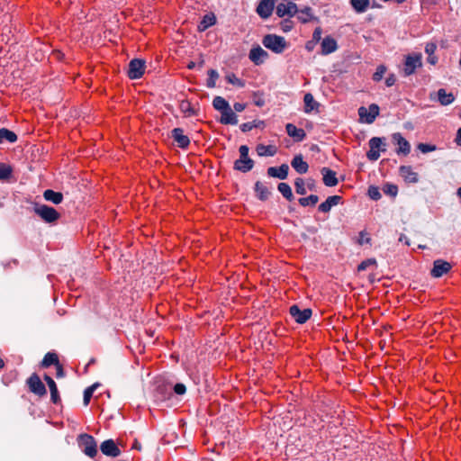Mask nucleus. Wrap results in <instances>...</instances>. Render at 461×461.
I'll list each match as a JSON object with an SVG mask.
<instances>
[{
	"mask_svg": "<svg viewBox=\"0 0 461 461\" xmlns=\"http://www.w3.org/2000/svg\"><path fill=\"white\" fill-rule=\"evenodd\" d=\"M212 107L221 113L216 120L221 124H230V105L229 102L221 96H215L212 100Z\"/></svg>",
	"mask_w": 461,
	"mask_h": 461,
	"instance_id": "1",
	"label": "nucleus"
},
{
	"mask_svg": "<svg viewBox=\"0 0 461 461\" xmlns=\"http://www.w3.org/2000/svg\"><path fill=\"white\" fill-rule=\"evenodd\" d=\"M263 45L276 54H280L287 48V42L284 37L276 34H267L262 40Z\"/></svg>",
	"mask_w": 461,
	"mask_h": 461,
	"instance_id": "2",
	"label": "nucleus"
},
{
	"mask_svg": "<svg viewBox=\"0 0 461 461\" xmlns=\"http://www.w3.org/2000/svg\"><path fill=\"white\" fill-rule=\"evenodd\" d=\"M34 212L47 223H53L60 217V214L55 208L46 204L36 203L34 206Z\"/></svg>",
	"mask_w": 461,
	"mask_h": 461,
	"instance_id": "3",
	"label": "nucleus"
},
{
	"mask_svg": "<svg viewBox=\"0 0 461 461\" xmlns=\"http://www.w3.org/2000/svg\"><path fill=\"white\" fill-rule=\"evenodd\" d=\"M422 66V55L420 53H411L406 55L403 63V75L409 77L415 73V70Z\"/></svg>",
	"mask_w": 461,
	"mask_h": 461,
	"instance_id": "4",
	"label": "nucleus"
},
{
	"mask_svg": "<svg viewBox=\"0 0 461 461\" xmlns=\"http://www.w3.org/2000/svg\"><path fill=\"white\" fill-rule=\"evenodd\" d=\"M78 445L82 451L89 457H94L97 454V444L93 436L89 434H80L77 438Z\"/></svg>",
	"mask_w": 461,
	"mask_h": 461,
	"instance_id": "5",
	"label": "nucleus"
},
{
	"mask_svg": "<svg viewBox=\"0 0 461 461\" xmlns=\"http://www.w3.org/2000/svg\"><path fill=\"white\" fill-rule=\"evenodd\" d=\"M235 168L241 172H248L252 169L254 161L249 157V148L242 145L240 148V158L235 161Z\"/></svg>",
	"mask_w": 461,
	"mask_h": 461,
	"instance_id": "6",
	"label": "nucleus"
},
{
	"mask_svg": "<svg viewBox=\"0 0 461 461\" xmlns=\"http://www.w3.org/2000/svg\"><path fill=\"white\" fill-rule=\"evenodd\" d=\"M358 115L361 122L371 124L379 115V106L375 104H370L368 108L361 106L358 108Z\"/></svg>",
	"mask_w": 461,
	"mask_h": 461,
	"instance_id": "7",
	"label": "nucleus"
},
{
	"mask_svg": "<svg viewBox=\"0 0 461 461\" xmlns=\"http://www.w3.org/2000/svg\"><path fill=\"white\" fill-rule=\"evenodd\" d=\"M369 148L366 156L370 160H377L380 157L379 151L385 150V143L384 140L379 137H374L369 140Z\"/></svg>",
	"mask_w": 461,
	"mask_h": 461,
	"instance_id": "8",
	"label": "nucleus"
},
{
	"mask_svg": "<svg viewBox=\"0 0 461 461\" xmlns=\"http://www.w3.org/2000/svg\"><path fill=\"white\" fill-rule=\"evenodd\" d=\"M145 70V61L140 59H133L129 63L128 77L131 79H139Z\"/></svg>",
	"mask_w": 461,
	"mask_h": 461,
	"instance_id": "9",
	"label": "nucleus"
},
{
	"mask_svg": "<svg viewBox=\"0 0 461 461\" xmlns=\"http://www.w3.org/2000/svg\"><path fill=\"white\" fill-rule=\"evenodd\" d=\"M171 390H173L174 393L177 395H183L186 392V387L182 383H177L173 387H167V386L159 385L157 388L158 399L165 400L167 395L172 394Z\"/></svg>",
	"mask_w": 461,
	"mask_h": 461,
	"instance_id": "10",
	"label": "nucleus"
},
{
	"mask_svg": "<svg viewBox=\"0 0 461 461\" xmlns=\"http://www.w3.org/2000/svg\"><path fill=\"white\" fill-rule=\"evenodd\" d=\"M27 384L33 393L39 396H43L47 393L45 385L41 381L36 374H32L27 380Z\"/></svg>",
	"mask_w": 461,
	"mask_h": 461,
	"instance_id": "11",
	"label": "nucleus"
},
{
	"mask_svg": "<svg viewBox=\"0 0 461 461\" xmlns=\"http://www.w3.org/2000/svg\"><path fill=\"white\" fill-rule=\"evenodd\" d=\"M100 450L104 456L110 457H117L122 454L113 439L103 441L100 445Z\"/></svg>",
	"mask_w": 461,
	"mask_h": 461,
	"instance_id": "12",
	"label": "nucleus"
},
{
	"mask_svg": "<svg viewBox=\"0 0 461 461\" xmlns=\"http://www.w3.org/2000/svg\"><path fill=\"white\" fill-rule=\"evenodd\" d=\"M290 314L298 323L306 322L312 316V310L307 308L301 310L297 305L290 307Z\"/></svg>",
	"mask_w": 461,
	"mask_h": 461,
	"instance_id": "13",
	"label": "nucleus"
},
{
	"mask_svg": "<svg viewBox=\"0 0 461 461\" xmlns=\"http://www.w3.org/2000/svg\"><path fill=\"white\" fill-rule=\"evenodd\" d=\"M276 13L279 17H284L285 15L292 17L298 13V8L296 4L293 2H288L285 4L280 3L276 6Z\"/></svg>",
	"mask_w": 461,
	"mask_h": 461,
	"instance_id": "14",
	"label": "nucleus"
},
{
	"mask_svg": "<svg viewBox=\"0 0 461 461\" xmlns=\"http://www.w3.org/2000/svg\"><path fill=\"white\" fill-rule=\"evenodd\" d=\"M451 269V265L449 262L438 259L433 263V268L431 269V276L433 277L438 278L443 275L447 274Z\"/></svg>",
	"mask_w": 461,
	"mask_h": 461,
	"instance_id": "15",
	"label": "nucleus"
},
{
	"mask_svg": "<svg viewBox=\"0 0 461 461\" xmlns=\"http://www.w3.org/2000/svg\"><path fill=\"white\" fill-rule=\"evenodd\" d=\"M267 58L268 53L260 46L254 47L249 51V59L256 65L263 64Z\"/></svg>",
	"mask_w": 461,
	"mask_h": 461,
	"instance_id": "16",
	"label": "nucleus"
},
{
	"mask_svg": "<svg viewBox=\"0 0 461 461\" xmlns=\"http://www.w3.org/2000/svg\"><path fill=\"white\" fill-rule=\"evenodd\" d=\"M171 137L181 149L187 148L190 143L189 138L184 134V131L181 128L173 129L171 131Z\"/></svg>",
	"mask_w": 461,
	"mask_h": 461,
	"instance_id": "17",
	"label": "nucleus"
},
{
	"mask_svg": "<svg viewBox=\"0 0 461 461\" xmlns=\"http://www.w3.org/2000/svg\"><path fill=\"white\" fill-rule=\"evenodd\" d=\"M392 138L393 142L398 145V149L396 150L398 154H403L406 156L410 153L411 145L408 140L402 136L401 133H394L393 134Z\"/></svg>",
	"mask_w": 461,
	"mask_h": 461,
	"instance_id": "18",
	"label": "nucleus"
},
{
	"mask_svg": "<svg viewBox=\"0 0 461 461\" xmlns=\"http://www.w3.org/2000/svg\"><path fill=\"white\" fill-rule=\"evenodd\" d=\"M274 0H261L257 7V13L263 18H268L274 10Z\"/></svg>",
	"mask_w": 461,
	"mask_h": 461,
	"instance_id": "19",
	"label": "nucleus"
},
{
	"mask_svg": "<svg viewBox=\"0 0 461 461\" xmlns=\"http://www.w3.org/2000/svg\"><path fill=\"white\" fill-rule=\"evenodd\" d=\"M400 176L404 179L405 182L410 184H415L419 182V175L413 171L410 166H402L399 168Z\"/></svg>",
	"mask_w": 461,
	"mask_h": 461,
	"instance_id": "20",
	"label": "nucleus"
},
{
	"mask_svg": "<svg viewBox=\"0 0 461 461\" xmlns=\"http://www.w3.org/2000/svg\"><path fill=\"white\" fill-rule=\"evenodd\" d=\"M322 180L326 186H335L338 184L336 172L329 167H322L321 170Z\"/></svg>",
	"mask_w": 461,
	"mask_h": 461,
	"instance_id": "21",
	"label": "nucleus"
},
{
	"mask_svg": "<svg viewBox=\"0 0 461 461\" xmlns=\"http://www.w3.org/2000/svg\"><path fill=\"white\" fill-rule=\"evenodd\" d=\"M289 167L286 164L281 165L277 167H268L267 175L271 177H276L279 179H285L288 175Z\"/></svg>",
	"mask_w": 461,
	"mask_h": 461,
	"instance_id": "22",
	"label": "nucleus"
},
{
	"mask_svg": "<svg viewBox=\"0 0 461 461\" xmlns=\"http://www.w3.org/2000/svg\"><path fill=\"white\" fill-rule=\"evenodd\" d=\"M338 49L337 41L328 36L325 37L321 41V54L328 55L334 52Z\"/></svg>",
	"mask_w": 461,
	"mask_h": 461,
	"instance_id": "23",
	"label": "nucleus"
},
{
	"mask_svg": "<svg viewBox=\"0 0 461 461\" xmlns=\"http://www.w3.org/2000/svg\"><path fill=\"white\" fill-rule=\"evenodd\" d=\"M256 150L260 157H272L277 152V147L274 144H258Z\"/></svg>",
	"mask_w": 461,
	"mask_h": 461,
	"instance_id": "24",
	"label": "nucleus"
},
{
	"mask_svg": "<svg viewBox=\"0 0 461 461\" xmlns=\"http://www.w3.org/2000/svg\"><path fill=\"white\" fill-rule=\"evenodd\" d=\"M291 165L299 174H305L309 168L307 162L303 160L302 155H296L293 158Z\"/></svg>",
	"mask_w": 461,
	"mask_h": 461,
	"instance_id": "25",
	"label": "nucleus"
},
{
	"mask_svg": "<svg viewBox=\"0 0 461 461\" xmlns=\"http://www.w3.org/2000/svg\"><path fill=\"white\" fill-rule=\"evenodd\" d=\"M44 379H45V381L50 388V391L51 402L53 403L57 404L60 401L57 384H56L55 381L49 375H45Z\"/></svg>",
	"mask_w": 461,
	"mask_h": 461,
	"instance_id": "26",
	"label": "nucleus"
},
{
	"mask_svg": "<svg viewBox=\"0 0 461 461\" xmlns=\"http://www.w3.org/2000/svg\"><path fill=\"white\" fill-rule=\"evenodd\" d=\"M43 198L54 204H59L63 201V194L60 192L47 189L43 192Z\"/></svg>",
	"mask_w": 461,
	"mask_h": 461,
	"instance_id": "27",
	"label": "nucleus"
},
{
	"mask_svg": "<svg viewBox=\"0 0 461 461\" xmlns=\"http://www.w3.org/2000/svg\"><path fill=\"white\" fill-rule=\"evenodd\" d=\"M285 129L287 134L297 141L303 140L305 137L304 131L303 129L297 128L292 123L286 124Z\"/></svg>",
	"mask_w": 461,
	"mask_h": 461,
	"instance_id": "28",
	"label": "nucleus"
},
{
	"mask_svg": "<svg viewBox=\"0 0 461 461\" xmlns=\"http://www.w3.org/2000/svg\"><path fill=\"white\" fill-rule=\"evenodd\" d=\"M341 197L339 195L329 196L327 200L319 205V210L322 212H328L332 206L339 204Z\"/></svg>",
	"mask_w": 461,
	"mask_h": 461,
	"instance_id": "29",
	"label": "nucleus"
},
{
	"mask_svg": "<svg viewBox=\"0 0 461 461\" xmlns=\"http://www.w3.org/2000/svg\"><path fill=\"white\" fill-rule=\"evenodd\" d=\"M216 22L215 15L212 13L205 14L198 24V31L204 32Z\"/></svg>",
	"mask_w": 461,
	"mask_h": 461,
	"instance_id": "30",
	"label": "nucleus"
},
{
	"mask_svg": "<svg viewBox=\"0 0 461 461\" xmlns=\"http://www.w3.org/2000/svg\"><path fill=\"white\" fill-rule=\"evenodd\" d=\"M437 96H438V102L442 105H448V104H452L454 102V100H455V97H454L453 94L452 93H447V91L444 88H440L437 92Z\"/></svg>",
	"mask_w": 461,
	"mask_h": 461,
	"instance_id": "31",
	"label": "nucleus"
},
{
	"mask_svg": "<svg viewBox=\"0 0 461 461\" xmlns=\"http://www.w3.org/2000/svg\"><path fill=\"white\" fill-rule=\"evenodd\" d=\"M303 102H304V112L307 113L317 109L319 106V104L314 100L313 95L310 93L305 94Z\"/></svg>",
	"mask_w": 461,
	"mask_h": 461,
	"instance_id": "32",
	"label": "nucleus"
},
{
	"mask_svg": "<svg viewBox=\"0 0 461 461\" xmlns=\"http://www.w3.org/2000/svg\"><path fill=\"white\" fill-rule=\"evenodd\" d=\"M5 140L10 142V143H14L17 140V135L6 129V128H1L0 129V144L3 143Z\"/></svg>",
	"mask_w": 461,
	"mask_h": 461,
	"instance_id": "33",
	"label": "nucleus"
},
{
	"mask_svg": "<svg viewBox=\"0 0 461 461\" xmlns=\"http://www.w3.org/2000/svg\"><path fill=\"white\" fill-rule=\"evenodd\" d=\"M59 358H58V356L55 354V353H51V352H48L42 361H41V366L43 367H49L51 365H59Z\"/></svg>",
	"mask_w": 461,
	"mask_h": 461,
	"instance_id": "34",
	"label": "nucleus"
},
{
	"mask_svg": "<svg viewBox=\"0 0 461 461\" xmlns=\"http://www.w3.org/2000/svg\"><path fill=\"white\" fill-rule=\"evenodd\" d=\"M255 189L260 200H267L268 198L270 192L262 183L257 182Z\"/></svg>",
	"mask_w": 461,
	"mask_h": 461,
	"instance_id": "35",
	"label": "nucleus"
},
{
	"mask_svg": "<svg viewBox=\"0 0 461 461\" xmlns=\"http://www.w3.org/2000/svg\"><path fill=\"white\" fill-rule=\"evenodd\" d=\"M351 5L357 13H364L369 6V0H351Z\"/></svg>",
	"mask_w": 461,
	"mask_h": 461,
	"instance_id": "36",
	"label": "nucleus"
},
{
	"mask_svg": "<svg viewBox=\"0 0 461 461\" xmlns=\"http://www.w3.org/2000/svg\"><path fill=\"white\" fill-rule=\"evenodd\" d=\"M278 191L289 201L294 198L292 189L286 183H280L278 185Z\"/></svg>",
	"mask_w": 461,
	"mask_h": 461,
	"instance_id": "37",
	"label": "nucleus"
},
{
	"mask_svg": "<svg viewBox=\"0 0 461 461\" xmlns=\"http://www.w3.org/2000/svg\"><path fill=\"white\" fill-rule=\"evenodd\" d=\"M298 13H299L298 19L302 23H307L313 17L312 14V9L310 7H305V8L302 9L301 11H298Z\"/></svg>",
	"mask_w": 461,
	"mask_h": 461,
	"instance_id": "38",
	"label": "nucleus"
},
{
	"mask_svg": "<svg viewBox=\"0 0 461 461\" xmlns=\"http://www.w3.org/2000/svg\"><path fill=\"white\" fill-rule=\"evenodd\" d=\"M13 169L10 166L0 163V180H6L12 176Z\"/></svg>",
	"mask_w": 461,
	"mask_h": 461,
	"instance_id": "39",
	"label": "nucleus"
},
{
	"mask_svg": "<svg viewBox=\"0 0 461 461\" xmlns=\"http://www.w3.org/2000/svg\"><path fill=\"white\" fill-rule=\"evenodd\" d=\"M319 201V197L315 194H311L308 197L299 199V203L302 206L315 205Z\"/></svg>",
	"mask_w": 461,
	"mask_h": 461,
	"instance_id": "40",
	"label": "nucleus"
},
{
	"mask_svg": "<svg viewBox=\"0 0 461 461\" xmlns=\"http://www.w3.org/2000/svg\"><path fill=\"white\" fill-rule=\"evenodd\" d=\"M97 386H98V384H94L93 385L87 387L84 391V398H83L84 405H86V406L88 405L90 399Z\"/></svg>",
	"mask_w": 461,
	"mask_h": 461,
	"instance_id": "41",
	"label": "nucleus"
},
{
	"mask_svg": "<svg viewBox=\"0 0 461 461\" xmlns=\"http://www.w3.org/2000/svg\"><path fill=\"white\" fill-rule=\"evenodd\" d=\"M264 125L263 121H254L252 122H246L240 125V130L243 132L251 131L253 128L261 127Z\"/></svg>",
	"mask_w": 461,
	"mask_h": 461,
	"instance_id": "42",
	"label": "nucleus"
},
{
	"mask_svg": "<svg viewBox=\"0 0 461 461\" xmlns=\"http://www.w3.org/2000/svg\"><path fill=\"white\" fill-rule=\"evenodd\" d=\"M208 76L209 77L207 79L206 86L210 88L214 87L216 85V79L219 77L218 72L214 69H210L208 71Z\"/></svg>",
	"mask_w": 461,
	"mask_h": 461,
	"instance_id": "43",
	"label": "nucleus"
},
{
	"mask_svg": "<svg viewBox=\"0 0 461 461\" xmlns=\"http://www.w3.org/2000/svg\"><path fill=\"white\" fill-rule=\"evenodd\" d=\"M180 109L185 113V116H192L194 114V109L192 107L191 104L187 101H183L181 103Z\"/></svg>",
	"mask_w": 461,
	"mask_h": 461,
	"instance_id": "44",
	"label": "nucleus"
},
{
	"mask_svg": "<svg viewBox=\"0 0 461 461\" xmlns=\"http://www.w3.org/2000/svg\"><path fill=\"white\" fill-rule=\"evenodd\" d=\"M383 191L386 194L394 197V196H396V194L398 193V187L395 185H393V184H386V185H384Z\"/></svg>",
	"mask_w": 461,
	"mask_h": 461,
	"instance_id": "45",
	"label": "nucleus"
},
{
	"mask_svg": "<svg viewBox=\"0 0 461 461\" xmlns=\"http://www.w3.org/2000/svg\"><path fill=\"white\" fill-rule=\"evenodd\" d=\"M294 185H295V190H296L297 194H306L305 183H304L303 179L297 178L294 182Z\"/></svg>",
	"mask_w": 461,
	"mask_h": 461,
	"instance_id": "46",
	"label": "nucleus"
},
{
	"mask_svg": "<svg viewBox=\"0 0 461 461\" xmlns=\"http://www.w3.org/2000/svg\"><path fill=\"white\" fill-rule=\"evenodd\" d=\"M385 72H386V67L384 65H380L376 68V71L374 73L373 79L375 81H380L383 78Z\"/></svg>",
	"mask_w": 461,
	"mask_h": 461,
	"instance_id": "47",
	"label": "nucleus"
},
{
	"mask_svg": "<svg viewBox=\"0 0 461 461\" xmlns=\"http://www.w3.org/2000/svg\"><path fill=\"white\" fill-rule=\"evenodd\" d=\"M368 195L371 199L373 200H378L381 198V194H380V191L377 187L375 186H370L368 188Z\"/></svg>",
	"mask_w": 461,
	"mask_h": 461,
	"instance_id": "48",
	"label": "nucleus"
},
{
	"mask_svg": "<svg viewBox=\"0 0 461 461\" xmlns=\"http://www.w3.org/2000/svg\"><path fill=\"white\" fill-rule=\"evenodd\" d=\"M418 149L422 152V153H428V152H431V151H434L436 150V146L435 145H430V144H426V143H420L418 145Z\"/></svg>",
	"mask_w": 461,
	"mask_h": 461,
	"instance_id": "49",
	"label": "nucleus"
},
{
	"mask_svg": "<svg viewBox=\"0 0 461 461\" xmlns=\"http://www.w3.org/2000/svg\"><path fill=\"white\" fill-rule=\"evenodd\" d=\"M376 264V261L375 259L374 258H369V259H366L363 262L360 263V265L358 266L357 269L358 271H364L366 270L369 266L371 265H375Z\"/></svg>",
	"mask_w": 461,
	"mask_h": 461,
	"instance_id": "50",
	"label": "nucleus"
},
{
	"mask_svg": "<svg viewBox=\"0 0 461 461\" xmlns=\"http://www.w3.org/2000/svg\"><path fill=\"white\" fill-rule=\"evenodd\" d=\"M437 50V45L434 42H429L425 46V52L428 54V56H431L435 53Z\"/></svg>",
	"mask_w": 461,
	"mask_h": 461,
	"instance_id": "51",
	"label": "nucleus"
},
{
	"mask_svg": "<svg viewBox=\"0 0 461 461\" xmlns=\"http://www.w3.org/2000/svg\"><path fill=\"white\" fill-rule=\"evenodd\" d=\"M396 78L395 76L391 74L385 79V84L387 86H392L395 84Z\"/></svg>",
	"mask_w": 461,
	"mask_h": 461,
	"instance_id": "52",
	"label": "nucleus"
},
{
	"mask_svg": "<svg viewBox=\"0 0 461 461\" xmlns=\"http://www.w3.org/2000/svg\"><path fill=\"white\" fill-rule=\"evenodd\" d=\"M232 86H236L238 87H243L245 86V83L240 79L232 76Z\"/></svg>",
	"mask_w": 461,
	"mask_h": 461,
	"instance_id": "53",
	"label": "nucleus"
},
{
	"mask_svg": "<svg viewBox=\"0 0 461 461\" xmlns=\"http://www.w3.org/2000/svg\"><path fill=\"white\" fill-rule=\"evenodd\" d=\"M321 32H321V29L320 27L316 28V29L314 30V32H313V35H312L313 40H315V41H320V40H321Z\"/></svg>",
	"mask_w": 461,
	"mask_h": 461,
	"instance_id": "54",
	"label": "nucleus"
},
{
	"mask_svg": "<svg viewBox=\"0 0 461 461\" xmlns=\"http://www.w3.org/2000/svg\"><path fill=\"white\" fill-rule=\"evenodd\" d=\"M246 107V104H242V103H236L234 104V109L237 111V112H241L245 109Z\"/></svg>",
	"mask_w": 461,
	"mask_h": 461,
	"instance_id": "55",
	"label": "nucleus"
},
{
	"mask_svg": "<svg viewBox=\"0 0 461 461\" xmlns=\"http://www.w3.org/2000/svg\"><path fill=\"white\" fill-rule=\"evenodd\" d=\"M57 366V377L59 378V377H63L64 376V371H63V368L62 366L59 364L56 366Z\"/></svg>",
	"mask_w": 461,
	"mask_h": 461,
	"instance_id": "56",
	"label": "nucleus"
},
{
	"mask_svg": "<svg viewBox=\"0 0 461 461\" xmlns=\"http://www.w3.org/2000/svg\"><path fill=\"white\" fill-rule=\"evenodd\" d=\"M428 62L431 65H435L438 62V58L434 54L428 56Z\"/></svg>",
	"mask_w": 461,
	"mask_h": 461,
	"instance_id": "57",
	"label": "nucleus"
},
{
	"mask_svg": "<svg viewBox=\"0 0 461 461\" xmlns=\"http://www.w3.org/2000/svg\"><path fill=\"white\" fill-rule=\"evenodd\" d=\"M455 141L458 146H461V127L457 130Z\"/></svg>",
	"mask_w": 461,
	"mask_h": 461,
	"instance_id": "58",
	"label": "nucleus"
},
{
	"mask_svg": "<svg viewBox=\"0 0 461 461\" xmlns=\"http://www.w3.org/2000/svg\"><path fill=\"white\" fill-rule=\"evenodd\" d=\"M370 241V239L369 238H364V235L361 234V239L359 240V243L360 245H363L365 242L366 243H368Z\"/></svg>",
	"mask_w": 461,
	"mask_h": 461,
	"instance_id": "59",
	"label": "nucleus"
},
{
	"mask_svg": "<svg viewBox=\"0 0 461 461\" xmlns=\"http://www.w3.org/2000/svg\"><path fill=\"white\" fill-rule=\"evenodd\" d=\"M238 123V118L237 116L232 113V125Z\"/></svg>",
	"mask_w": 461,
	"mask_h": 461,
	"instance_id": "60",
	"label": "nucleus"
},
{
	"mask_svg": "<svg viewBox=\"0 0 461 461\" xmlns=\"http://www.w3.org/2000/svg\"><path fill=\"white\" fill-rule=\"evenodd\" d=\"M195 67V64L194 62H190L187 66L188 68L192 69Z\"/></svg>",
	"mask_w": 461,
	"mask_h": 461,
	"instance_id": "61",
	"label": "nucleus"
},
{
	"mask_svg": "<svg viewBox=\"0 0 461 461\" xmlns=\"http://www.w3.org/2000/svg\"><path fill=\"white\" fill-rule=\"evenodd\" d=\"M225 79H226V81H227L228 83H230V75L227 74V75L225 76Z\"/></svg>",
	"mask_w": 461,
	"mask_h": 461,
	"instance_id": "62",
	"label": "nucleus"
},
{
	"mask_svg": "<svg viewBox=\"0 0 461 461\" xmlns=\"http://www.w3.org/2000/svg\"><path fill=\"white\" fill-rule=\"evenodd\" d=\"M95 358H91V359L89 360V362H88V364H87V366H89V365H91V364H94V363H95Z\"/></svg>",
	"mask_w": 461,
	"mask_h": 461,
	"instance_id": "63",
	"label": "nucleus"
},
{
	"mask_svg": "<svg viewBox=\"0 0 461 461\" xmlns=\"http://www.w3.org/2000/svg\"><path fill=\"white\" fill-rule=\"evenodd\" d=\"M457 194L461 196V186L457 189Z\"/></svg>",
	"mask_w": 461,
	"mask_h": 461,
	"instance_id": "64",
	"label": "nucleus"
}]
</instances>
